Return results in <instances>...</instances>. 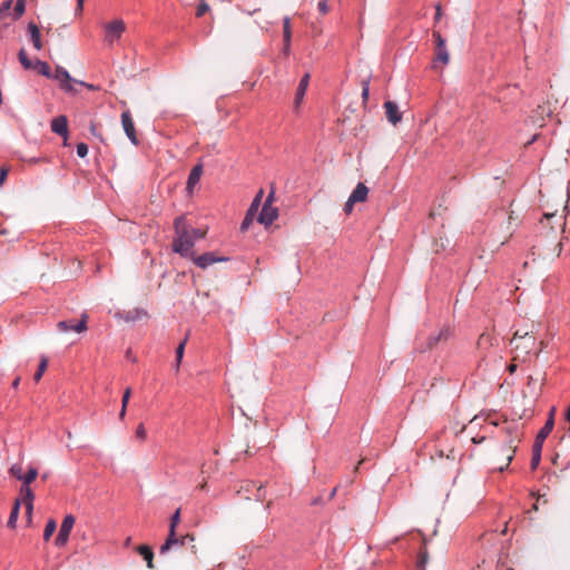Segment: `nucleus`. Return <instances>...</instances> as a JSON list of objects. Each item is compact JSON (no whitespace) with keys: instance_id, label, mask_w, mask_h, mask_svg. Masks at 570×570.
I'll return each mask as SVG.
<instances>
[{"instance_id":"obj_1","label":"nucleus","mask_w":570,"mask_h":570,"mask_svg":"<svg viewBox=\"0 0 570 570\" xmlns=\"http://www.w3.org/2000/svg\"><path fill=\"white\" fill-rule=\"evenodd\" d=\"M501 432L504 434V446L502 448V454L505 458V462L503 465L499 466V470L503 471L513 460V456L522 440L523 431L520 423L515 421H504L501 428Z\"/></svg>"},{"instance_id":"obj_2","label":"nucleus","mask_w":570,"mask_h":570,"mask_svg":"<svg viewBox=\"0 0 570 570\" xmlns=\"http://www.w3.org/2000/svg\"><path fill=\"white\" fill-rule=\"evenodd\" d=\"M175 236L173 238V252L179 254L181 257H193L195 253L193 247L195 245L191 234L188 233V224L185 216H178L174 220Z\"/></svg>"},{"instance_id":"obj_3","label":"nucleus","mask_w":570,"mask_h":570,"mask_svg":"<svg viewBox=\"0 0 570 570\" xmlns=\"http://www.w3.org/2000/svg\"><path fill=\"white\" fill-rule=\"evenodd\" d=\"M179 522L180 509H177L170 518L169 533L165 543L159 549L160 554H165L166 552H168L173 548V544L177 542L176 528L179 524Z\"/></svg>"},{"instance_id":"obj_4","label":"nucleus","mask_w":570,"mask_h":570,"mask_svg":"<svg viewBox=\"0 0 570 570\" xmlns=\"http://www.w3.org/2000/svg\"><path fill=\"white\" fill-rule=\"evenodd\" d=\"M126 30V24L121 19H116L109 23L105 24V41L109 45H112L116 40H118L124 31Z\"/></svg>"},{"instance_id":"obj_5","label":"nucleus","mask_w":570,"mask_h":570,"mask_svg":"<svg viewBox=\"0 0 570 570\" xmlns=\"http://www.w3.org/2000/svg\"><path fill=\"white\" fill-rule=\"evenodd\" d=\"M75 522H76V519L72 514H67L63 518L62 523L60 525L59 533H58L57 538L55 539V543L57 547H63L68 542L70 532L75 525Z\"/></svg>"},{"instance_id":"obj_6","label":"nucleus","mask_w":570,"mask_h":570,"mask_svg":"<svg viewBox=\"0 0 570 570\" xmlns=\"http://www.w3.org/2000/svg\"><path fill=\"white\" fill-rule=\"evenodd\" d=\"M52 77L55 79L59 80L60 81V87L63 90L68 91V92H73L75 91V88H73L72 83H79L81 86H87L88 87V85L85 83L83 81H77V80L72 79L71 76L69 75V72L65 68H62L60 66H58L56 68V73ZM89 88H91V86H89Z\"/></svg>"},{"instance_id":"obj_7","label":"nucleus","mask_w":570,"mask_h":570,"mask_svg":"<svg viewBox=\"0 0 570 570\" xmlns=\"http://www.w3.org/2000/svg\"><path fill=\"white\" fill-rule=\"evenodd\" d=\"M121 125L126 136L134 145H138V138L135 129V124L129 110H125L121 114Z\"/></svg>"},{"instance_id":"obj_8","label":"nucleus","mask_w":570,"mask_h":570,"mask_svg":"<svg viewBox=\"0 0 570 570\" xmlns=\"http://www.w3.org/2000/svg\"><path fill=\"white\" fill-rule=\"evenodd\" d=\"M87 314H82L81 320L78 323H73L71 321H60L57 324V327L60 332H69L75 331L77 333H82L87 331Z\"/></svg>"},{"instance_id":"obj_9","label":"nucleus","mask_w":570,"mask_h":570,"mask_svg":"<svg viewBox=\"0 0 570 570\" xmlns=\"http://www.w3.org/2000/svg\"><path fill=\"white\" fill-rule=\"evenodd\" d=\"M278 217V209L268 204H264L257 218L258 223L268 226Z\"/></svg>"},{"instance_id":"obj_10","label":"nucleus","mask_w":570,"mask_h":570,"mask_svg":"<svg viewBox=\"0 0 570 570\" xmlns=\"http://www.w3.org/2000/svg\"><path fill=\"white\" fill-rule=\"evenodd\" d=\"M189 258L200 268H206L214 263L225 261V258L217 257L214 253H205L200 256H196L194 253L193 257Z\"/></svg>"},{"instance_id":"obj_11","label":"nucleus","mask_w":570,"mask_h":570,"mask_svg":"<svg viewBox=\"0 0 570 570\" xmlns=\"http://www.w3.org/2000/svg\"><path fill=\"white\" fill-rule=\"evenodd\" d=\"M450 61V53L446 46L435 48V55L432 63L433 69H442Z\"/></svg>"},{"instance_id":"obj_12","label":"nucleus","mask_w":570,"mask_h":570,"mask_svg":"<svg viewBox=\"0 0 570 570\" xmlns=\"http://www.w3.org/2000/svg\"><path fill=\"white\" fill-rule=\"evenodd\" d=\"M51 130L57 135H60L67 140L68 136V120L66 116H58L51 121Z\"/></svg>"},{"instance_id":"obj_13","label":"nucleus","mask_w":570,"mask_h":570,"mask_svg":"<svg viewBox=\"0 0 570 570\" xmlns=\"http://www.w3.org/2000/svg\"><path fill=\"white\" fill-rule=\"evenodd\" d=\"M384 108L386 118L391 124L396 125L397 122L401 121L402 114L400 112L399 107L395 102L387 100L384 102Z\"/></svg>"},{"instance_id":"obj_14","label":"nucleus","mask_w":570,"mask_h":570,"mask_svg":"<svg viewBox=\"0 0 570 570\" xmlns=\"http://www.w3.org/2000/svg\"><path fill=\"white\" fill-rule=\"evenodd\" d=\"M309 79H311V75L309 73H305L299 83H298V87H297V90H296V94H295V107L298 108L299 105L302 104L303 101V98L306 94V90H307V87H308V83H309Z\"/></svg>"},{"instance_id":"obj_15","label":"nucleus","mask_w":570,"mask_h":570,"mask_svg":"<svg viewBox=\"0 0 570 570\" xmlns=\"http://www.w3.org/2000/svg\"><path fill=\"white\" fill-rule=\"evenodd\" d=\"M28 32L35 49L41 50L43 45L41 41L40 30L35 22L28 23Z\"/></svg>"},{"instance_id":"obj_16","label":"nucleus","mask_w":570,"mask_h":570,"mask_svg":"<svg viewBox=\"0 0 570 570\" xmlns=\"http://www.w3.org/2000/svg\"><path fill=\"white\" fill-rule=\"evenodd\" d=\"M368 188L363 184L358 183L356 188L351 194V203L365 202L367 198Z\"/></svg>"},{"instance_id":"obj_17","label":"nucleus","mask_w":570,"mask_h":570,"mask_svg":"<svg viewBox=\"0 0 570 570\" xmlns=\"http://www.w3.org/2000/svg\"><path fill=\"white\" fill-rule=\"evenodd\" d=\"M553 426H554V407L550 411L549 417H548L546 424L543 425V428L539 431L537 439L544 441L548 438V435L551 433V431L553 430Z\"/></svg>"},{"instance_id":"obj_18","label":"nucleus","mask_w":570,"mask_h":570,"mask_svg":"<svg viewBox=\"0 0 570 570\" xmlns=\"http://www.w3.org/2000/svg\"><path fill=\"white\" fill-rule=\"evenodd\" d=\"M16 500H20V505L21 504H29V503H33L35 501V493H33V490L31 489V487L29 485H21L20 490H19V495Z\"/></svg>"},{"instance_id":"obj_19","label":"nucleus","mask_w":570,"mask_h":570,"mask_svg":"<svg viewBox=\"0 0 570 570\" xmlns=\"http://www.w3.org/2000/svg\"><path fill=\"white\" fill-rule=\"evenodd\" d=\"M202 174H203V166L202 165H196L190 170L189 176H188V180H187V189L189 191L194 188V186L196 184H198V181L200 180Z\"/></svg>"},{"instance_id":"obj_20","label":"nucleus","mask_w":570,"mask_h":570,"mask_svg":"<svg viewBox=\"0 0 570 570\" xmlns=\"http://www.w3.org/2000/svg\"><path fill=\"white\" fill-rule=\"evenodd\" d=\"M138 553L146 560L147 567L154 569V552L148 546H139Z\"/></svg>"},{"instance_id":"obj_21","label":"nucleus","mask_w":570,"mask_h":570,"mask_svg":"<svg viewBox=\"0 0 570 570\" xmlns=\"http://www.w3.org/2000/svg\"><path fill=\"white\" fill-rule=\"evenodd\" d=\"M20 511V500H16L11 510V513L9 515L7 525L11 529H14L17 527V520L19 517Z\"/></svg>"},{"instance_id":"obj_22","label":"nucleus","mask_w":570,"mask_h":570,"mask_svg":"<svg viewBox=\"0 0 570 570\" xmlns=\"http://www.w3.org/2000/svg\"><path fill=\"white\" fill-rule=\"evenodd\" d=\"M38 476V470L33 466H30L27 471V473L22 474V476L19 479V481L22 482V485H29L31 487V483L37 479Z\"/></svg>"},{"instance_id":"obj_23","label":"nucleus","mask_w":570,"mask_h":570,"mask_svg":"<svg viewBox=\"0 0 570 570\" xmlns=\"http://www.w3.org/2000/svg\"><path fill=\"white\" fill-rule=\"evenodd\" d=\"M33 70H36L38 73H40V75H42V76H45L47 78H51L52 77L51 68L45 61L36 60L35 61Z\"/></svg>"},{"instance_id":"obj_24","label":"nucleus","mask_w":570,"mask_h":570,"mask_svg":"<svg viewBox=\"0 0 570 570\" xmlns=\"http://www.w3.org/2000/svg\"><path fill=\"white\" fill-rule=\"evenodd\" d=\"M520 340H527L530 342L531 345H534L535 343L534 336L530 335L529 332L518 330L515 331L513 338L511 340V343L517 344Z\"/></svg>"},{"instance_id":"obj_25","label":"nucleus","mask_w":570,"mask_h":570,"mask_svg":"<svg viewBox=\"0 0 570 570\" xmlns=\"http://www.w3.org/2000/svg\"><path fill=\"white\" fill-rule=\"evenodd\" d=\"M493 342H494V337H492L488 333H483L480 335V337L478 340V347L480 350H487L493 345Z\"/></svg>"},{"instance_id":"obj_26","label":"nucleus","mask_w":570,"mask_h":570,"mask_svg":"<svg viewBox=\"0 0 570 570\" xmlns=\"http://www.w3.org/2000/svg\"><path fill=\"white\" fill-rule=\"evenodd\" d=\"M263 195H264V190L263 189H259V191L257 193V195L255 196V198L253 199L247 213H249V215H254L257 213L259 206H261V203H262V198H263Z\"/></svg>"},{"instance_id":"obj_27","label":"nucleus","mask_w":570,"mask_h":570,"mask_svg":"<svg viewBox=\"0 0 570 570\" xmlns=\"http://www.w3.org/2000/svg\"><path fill=\"white\" fill-rule=\"evenodd\" d=\"M19 61L20 63L23 66L24 69H33L35 67V61H32L31 59H29L27 52L24 49H21L19 51Z\"/></svg>"},{"instance_id":"obj_28","label":"nucleus","mask_w":570,"mask_h":570,"mask_svg":"<svg viewBox=\"0 0 570 570\" xmlns=\"http://www.w3.org/2000/svg\"><path fill=\"white\" fill-rule=\"evenodd\" d=\"M188 337L186 336L184 338V341L177 346L176 348V371L179 370V366H180V363H181V360H183V356H184V352H185V346H186V342H187Z\"/></svg>"},{"instance_id":"obj_29","label":"nucleus","mask_w":570,"mask_h":570,"mask_svg":"<svg viewBox=\"0 0 570 570\" xmlns=\"http://www.w3.org/2000/svg\"><path fill=\"white\" fill-rule=\"evenodd\" d=\"M57 529V523L53 519H50L48 520L46 527H45V531H43V539L46 541H49L51 535L55 533Z\"/></svg>"},{"instance_id":"obj_30","label":"nucleus","mask_w":570,"mask_h":570,"mask_svg":"<svg viewBox=\"0 0 570 570\" xmlns=\"http://www.w3.org/2000/svg\"><path fill=\"white\" fill-rule=\"evenodd\" d=\"M47 366H48V360H47V357H42L41 361H40V364L38 366V370H37V372L33 375V380L36 382H39L41 380L45 371L47 370Z\"/></svg>"},{"instance_id":"obj_31","label":"nucleus","mask_w":570,"mask_h":570,"mask_svg":"<svg viewBox=\"0 0 570 570\" xmlns=\"http://www.w3.org/2000/svg\"><path fill=\"white\" fill-rule=\"evenodd\" d=\"M292 30H291V19L288 17L284 18L283 21V40L291 41Z\"/></svg>"},{"instance_id":"obj_32","label":"nucleus","mask_w":570,"mask_h":570,"mask_svg":"<svg viewBox=\"0 0 570 570\" xmlns=\"http://www.w3.org/2000/svg\"><path fill=\"white\" fill-rule=\"evenodd\" d=\"M26 10V0H18L14 6L13 18L19 19Z\"/></svg>"},{"instance_id":"obj_33","label":"nucleus","mask_w":570,"mask_h":570,"mask_svg":"<svg viewBox=\"0 0 570 570\" xmlns=\"http://www.w3.org/2000/svg\"><path fill=\"white\" fill-rule=\"evenodd\" d=\"M195 541L194 534H186L181 538H177V542L173 544V547H184L188 543H193Z\"/></svg>"},{"instance_id":"obj_34","label":"nucleus","mask_w":570,"mask_h":570,"mask_svg":"<svg viewBox=\"0 0 570 570\" xmlns=\"http://www.w3.org/2000/svg\"><path fill=\"white\" fill-rule=\"evenodd\" d=\"M188 233L191 234V238H193L194 243L197 239H203L206 236V230L196 229V228L190 227L189 225H188Z\"/></svg>"},{"instance_id":"obj_35","label":"nucleus","mask_w":570,"mask_h":570,"mask_svg":"<svg viewBox=\"0 0 570 570\" xmlns=\"http://www.w3.org/2000/svg\"><path fill=\"white\" fill-rule=\"evenodd\" d=\"M9 474L16 479H20L22 476V466L19 463L12 464L9 469Z\"/></svg>"},{"instance_id":"obj_36","label":"nucleus","mask_w":570,"mask_h":570,"mask_svg":"<svg viewBox=\"0 0 570 570\" xmlns=\"http://www.w3.org/2000/svg\"><path fill=\"white\" fill-rule=\"evenodd\" d=\"M208 11H209L208 3L205 0H200L199 4L197 6L196 17L199 18V17L204 16Z\"/></svg>"},{"instance_id":"obj_37","label":"nucleus","mask_w":570,"mask_h":570,"mask_svg":"<svg viewBox=\"0 0 570 570\" xmlns=\"http://www.w3.org/2000/svg\"><path fill=\"white\" fill-rule=\"evenodd\" d=\"M361 86H362V98H363V101L366 102V100L368 99V94H370V80L367 78L363 79L361 82Z\"/></svg>"},{"instance_id":"obj_38","label":"nucleus","mask_w":570,"mask_h":570,"mask_svg":"<svg viewBox=\"0 0 570 570\" xmlns=\"http://www.w3.org/2000/svg\"><path fill=\"white\" fill-rule=\"evenodd\" d=\"M428 559H429L428 552L426 551H422L420 553L419 561H417V569L419 570H425V566L428 563Z\"/></svg>"},{"instance_id":"obj_39","label":"nucleus","mask_w":570,"mask_h":570,"mask_svg":"<svg viewBox=\"0 0 570 570\" xmlns=\"http://www.w3.org/2000/svg\"><path fill=\"white\" fill-rule=\"evenodd\" d=\"M514 346L517 350L522 348L525 353H529L534 345H531L527 340H520Z\"/></svg>"},{"instance_id":"obj_40","label":"nucleus","mask_w":570,"mask_h":570,"mask_svg":"<svg viewBox=\"0 0 570 570\" xmlns=\"http://www.w3.org/2000/svg\"><path fill=\"white\" fill-rule=\"evenodd\" d=\"M13 1L12 0H6L0 6V18H3L9 10L11 9Z\"/></svg>"},{"instance_id":"obj_41","label":"nucleus","mask_w":570,"mask_h":570,"mask_svg":"<svg viewBox=\"0 0 570 570\" xmlns=\"http://www.w3.org/2000/svg\"><path fill=\"white\" fill-rule=\"evenodd\" d=\"M328 0H318L317 2V9L321 14H327L330 12V7L327 4Z\"/></svg>"},{"instance_id":"obj_42","label":"nucleus","mask_w":570,"mask_h":570,"mask_svg":"<svg viewBox=\"0 0 570 570\" xmlns=\"http://www.w3.org/2000/svg\"><path fill=\"white\" fill-rule=\"evenodd\" d=\"M432 36L435 40V48L446 46L445 39L441 36L439 31H433Z\"/></svg>"},{"instance_id":"obj_43","label":"nucleus","mask_w":570,"mask_h":570,"mask_svg":"<svg viewBox=\"0 0 570 570\" xmlns=\"http://www.w3.org/2000/svg\"><path fill=\"white\" fill-rule=\"evenodd\" d=\"M88 154V146L85 142H79L77 145V155L81 158L86 157Z\"/></svg>"},{"instance_id":"obj_44","label":"nucleus","mask_w":570,"mask_h":570,"mask_svg":"<svg viewBox=\"0 0 570 570\" xmlns=\"http://www.w3.org/2000/svg\"><path fill=\"white\" fill-rule=\"evenodd\" d=\"M136 436L137 439H139L140 441H145L146 440V436H147V433H146V429L142 423H140L138 426H137V430H136Z\"/></svg>"},{"instance_id":"obj_45","label":"nucleus","mask_w":570,"mask_h":570,"mask_svg":"<svg viewBox=\"0 0 570 570\" xmlns=\"http://www.w3.org/2000/svg\"><path fill=\"white\" fill-rule=\"evenodd\" d=\"M543 442L544 441L535 438V441H534V444H533V448H532V453L533 454H540L541 455Z\"/></svg>"},{"instance_id":"obj_46","label":"nucleus","mask_w":570,"mask_h":570,"mask_svg":"<svg viewBox=\"0 0 570 570\" xmlns=\"http://www.w3.org/2000/svg\"><path fill=\"white\" fill-rule=\"evenodd\" d=\"M9 170H10V168L7 166L1 167V169H0V187H2V185L4 184V181L8 177Z\"/></svg>"},{"instance_id":"obj_47","label":"nucleus","mask_w":570,"mask_h":570,"mask_svg":"<svg viewBox=\"0 0 570 570\" xmlns=\"http://www.w3.org/2000/svg\"><path fill=\"white\" fill-rule=\"evenodd\" d=\"M254 215H249V213H246V216L242 223V229L245 230L248 228L249 224L254 220Z\"/></svg>"},{"instance_id":"obj_48","label":"nucleus","mask_w":570,"mask_h":570,"mask_svg":"<svg viewBox=\"0 0 570 570\" xmlns=\"http://www.w3.org/2000/svg\"><path fill=\"white\" fill-rule=\"evenodd\" d=\"M24 508H26V517H27L28 523H31L32 512H33V503L24 504Z\"/></svg>"},{"instance_id":"obj_49","label":"nucleus","mask_w":570,"mask_h":570,"mask_svg":"<svg viewBox=\"0 0 570 570\" xmlns=\"http://www.w3.org/2000/svg\"><path fill=\"white\" fill-rule=\"evenodd\" d=\"M130 395H131V389H130V387H127V389L125 390V392H124V395H122L121 405H124V406H127V405H128V402H129Z\"/></svg>"},{"instance_id":"obj_50","label":"nucleus","mask_w":570,"mask_h":570,"mask_svg":"<svg viewBox=\"0 0 570 570\" xmlns=\"http://www.w3.org/2000/svg\"><path fill=\"white\" fill-rule=\"evenodd\" d=\"M540 461H541V455L540 454H533L532 453V458H531V469L534 470L538 468V465L540 464Z\"/></svg>"},{"instance_id":"obj_51","label":"nucleus","mask_w":570,"mask_h":570,"mask_svg":"<svg viewBox=\"0 0 570 570\" xmlns=\"http://www.w3.org/2000/svg\"><path fill=\"white\" fill-rule=\"evenodd\" d=\"M355 203H351V197H348L347 202L344 205V212L346 215H350L353 210V206Z\"/></svg>"},{"instance_id":"obj_52","label":"nucleus","mask_w":570,"mask_h":570,"mask_svg":"<svg viewBox=\"0 0 570 570\" xmlns=\"http://www.w3.org/2000/svg\"><path fill=\"white\" fill-rule=\"evenodd\" d=\"M448 335H449V331L448 330L441 331L440 335L438 337L431 338L432 342L430 343V345L436 344L438 341H440L442 336L446 337Z\"/></svg>"},{"instance_id":"obj_53","label":"nucleus","mask_w":570,"mask_h":570,"mask_svg":"<svg viewBox=\"0 0 570 570\" xmlns=\"http://www.w3.org/2000/svg\"><path fill=\"white\" fill-rule=\"evenodd\" d=\"M562 246H563L562 242H558L554 246V249H553L554 254L552 256L558 257L562 250Z\"/></svg>"},{"instance_id":"obj_54","label":"nucleus","mask_w":570,"mask_h":570,"mask_svg":"<svg viewBox=\"0 0 570 570\" xmlns=\"http://www.w3.org/2000/svg\"><path fill=\"white\" fill-rule=\"evenodd\" d=\"M274 196H275V191H274V189H272L264 204H268V205L273 206L272 204L274 202Z\"/></svg>"},{"instance_id":"obj_55","label":"nucleus","mask_w":570,"mask_h":570,"mask_svg":"<svg viewBox=\"0 0 570 570\" xmlns=\"http://www.w3.org/2000/svg\"><path fill=\"white\" fill-rule=\"evenodd\" d=\"M83 2H85V0H77L76 13H81L82 12V10H83Z\"/></svg>"},{"instance_id":"obj_56","label":"nucleus","mask_w":570,"mask_h":570,"mask_svg":"<svg viewBox=\"0 0 570 570\" xmlns=\"http://www.w3.org/2000/svg\"><path fill=\"white\" fill-rule=\"evenodd\" d=\"M289 50H291V41H284V48H283L284 55L288 56Z\"/></svg>"},{"instance_id":"obj_57","label":"nucleus","mask_w":570,"mask_h":570,"mask_svg":"<svg viewBox=\"0 0 570 570\" xmlns=\"http://www.w3.org/2000/svg\"><path fill=\"white\" fill-rule=\"evenodd\" d=\"M557 216H558V215H557V212H554V213H546V214H544V218H546L547 220H550V219H552V218H556Z\"/></svg>"},{"instance_id":"obj_58","label":"nucleus","mask_w":570,"mask_h":570,"mask_svg":"<svg viewBox=\"0 0 570 570\" xmlns=\"http://www.w3.org/2000/svg\"><path fill=\"white\" fill-rule=\"evenodd\" d=\"M126 410H127V406L121 405V410H120V413H119V419L120 420H122L125 417Z\"/></svg>"},{"instance_id":"obj_59","label":"nucleus","mask_w":570,"mask_h":570,"mask_svg":"<svg viewBox=\"0 0 570 570\" xmlns=\"http://www.w3.org/2000/svg\"><path fill=\"white\" fill-rule=\"evenodd\" d=\"M441 18V7L438 6L436 7V12H435V21H439Z\"/></svg>"},{"instance_id":"obj_60","label":"nucleus","mask_w":570,"mask_h":570,"mask_svg":"<svg viewBox=\"0 0 570 570\" xmlns=\"http://www.w3.org/2000/svg\"><path fill=\"white\" fill-rule=\"evenodd\" d=\"M42 160H46V159H45V158H42V159H38V158H30V159H28L27 161H28L29 164H38V163H40V161H42Z\"/></svg>"},{"instance_id":"obj_61","label":"nucleus","mask_w":570,"mask_h":570,"mask_svg":"<svg viewBox=\"0 0 570 570\" xmlns=\"http://www.w3.org/2000/svg\"><path fill=\"white\" fill-rule=\"evenodd\" d=\"M19 383H20V377L14 379V381L12 382V387L18 389Z\"/></svg>"},{"instance_id":"obj_62","label":"nucleus","mask_w":570,"mask_h":570,"mask_svg":"<svg viewBox=\"0 0 570 570\" xmlns=\"http://www.w3.org/2000/svg\"><path fill=\"white\" fill-rule=\"evenodd\" d=\"M508 370H509L510 373H513L517 370V365L515 364H511V365H509Z\"/></svg>"},{"instance_id":"obj_63","label":"nucleus","mask_w":570,"mask_h":570,"mask_svg":"<svg viewBox=\"0 0 570 570\" xmlns=\"http://www.w3.org/2000/svg\"><path fill=\"white\" fill-rule=\"evenodd\" d=\"M90 130H91V132H92L94 135H97V134H96V125H95L94 122H91V125H90Z\"/></svg>"},{"instance_id":"obj_64","label":"nucleus","mask_w":570,"mask_h":570,"mask_svg":"<svg viewBox=\"0 0 570 570\" xmlns=\"http://www.w3.org/2000/svg\"><path fill=\"white\" fill-rule=\"evenodd\" d=\"M261 491H262V485H259V488H258L257 500H262L263 499V495L261 494Z\"/></svg>"}]
</instances>
